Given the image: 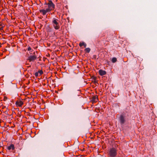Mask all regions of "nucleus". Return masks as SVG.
<instances>
[{"label": "nucleus", "mask_w": 157, "mask_h": 157, "mask_svg": "<svg viewBox=\"0 0 157 157\" xmlns=\"http://www.w3.org/2000/svg\"><path fill=\"white\" fill-rule=\"evenodd\" d=\"M117 149L114 147L110 148L108 153L109 156L110 157H115L117 155Z\"/></svg>", "instance_id": "nucleus-1"}, {"label": "nucleus", "mask_w": 157, "mask_h": 157, "mask_svg": "<svg viewBox=\"0 0 157 157\" xmlns=\"http://www.w3.org/2000/svg\"><path fill=\"white\" fill-rule=\"evenodd\" d=\"M45 4L48 5V8L47 9L50 12L52 10H54L55 8V5L51 0H49L47 3H45Z\"/></svg>", "instance_id": "nucleus-2"}, {"label": "nucleus", "mask_w": 157, "mask_h": 157, "mask_svg": "<svg viewBox=\"0 0 157 157\" xmlns=\"http://www.w3.org/2000/svg\"><path fill=\"white\" fill-rule=\"evenodd\" d=\"M58 21V20L55 18H53L52 21L53 26L54 29L56 30L59 29L60 28V26Z\"/></svg>", "instance_id": "nucleus-3"}, {"label": "nucleus", "mask_w": 157, "mask_h": 157, "mask_svg": "<svg viewBox=\"0 0 157 157\" xmlns=\"http://www.w3.org/2000/svg\"><path fill=\"white\" fill-rule=\"evenodd\" d=\"M37 59L36 56L34 54L33 55H31L28 58L27 60L29 62H34Z\"/></svg>", "instance_id": "nucleus-4"}, {"label": "nucleus", "mask_w": 157, "mask_h": 157, "mask_svg": "<svg viewBox=\"0 0 157 157\" xmlns=\"http://www.w3.org/2000/svg\"><path fill=\"white\" fill-rule=\"evenodd\" d=\"M23 104V102L21 100H18L15 102V104L17 107H21Z\"/></svg>", "instance_id": "nucleus-5"}, {"label": "nucleus", "mask_w": 157, "mask_h": 157, "mask_svg": "<svg viewBox=\"0 0 157 157\" xmlns=\"http://www.w3.org/2000/svg\"><path fill=\"white\" fill-rule=\"evenodd\" d=\"M120 121L121 124H123L125 122V120L124 117L123 115H121L120 117Z\"/></svg>", "instance_id": "nucleus-6"}, {"label": "nucleus", "mask_w": 157, "mask_h": 157, "mask_svg": "<svg viewBox=\"0 0 157 157\" xmlns=\"http://www.w3.org/2000/svg\"><path fill=\"white\" fill-rule=\"evenodd\" d=\"M98 100V96L97 95H95L93 96L92 98L91 101L93 103H95Z\"/></svg>", "instance_id": "nucleus-7"}, {"label": "nucleus", "mask_w": 157, "mask_h": 157, "mask_svg": "<svg viewBox=\"0 0 157 157\" xmlns=\"http://www.w3.org/2000/svg\"><path fill=\"white\" fill-rule=\"evenodd\" d=\"M39 11L43 15H45L47 12H50L47 9L39 10Z\"/></svg>", "instance_id": "nucleus-8"}, {"label": "nucleus", "mask_w": 157, "mask_h": 157, "mask_svg": "<svg viewBox=\"0 0 157 157\" xmlns=\"http://www.w3.org/2000/svg\"><path fill=\"white\" fill-rule=\"evenodd\" d=\"M43 74V71L42 70H39L38 72H36L35 74V76L36 77L40 76Z\"/></svg>", "instance_id": "nucleus-9"}, {"label": "nucleus", "mask_w": 157, "mask_h": 157, "mask_svg": "<svg viewBox=\"0 0 157 157\" xmlns=\"http://www.w3.org/2000/svg\"><path fill=\"white\" fill-rule=\"evenodd\" d=\"M99 73L101 76H103L106 74V71L102 69H100L99 71Z\"/></svg>", "instance_id": "nucleus-10"}, {"label": "nucleus", "mask_w": 157, "mask_h": 157, "mask_svg": "<svg viewBox=\"0 0 157 157\" xmlns=\"http://www.w3.org/2000/svg\"><path fill=\"white\" fill-rule=\"evenodd\" d=\"M7 149L10 150L11 149L14 150L15 149L14 145L13 144H11L10 146L7 147Z\"/></svg>", "instance_id": "nucleus-11"}, {"label": "nucleus", "mask_w": 157, "mask_h": 157, "mask_svg": "<svg viewBox=\"0 0 157 157\" xmlns=\"http://www.w3.org/2000/svg\"><path fill=\"white\" fill-rule=\"evenodd\" d=\"M79 46L80 47H82L83 46H84V48H86V43L84 42H80L79 44Z\"/></svg>", "instance_id": "nucleus-12"}, {"label": "nucleus", "mask_w": 157, "mask_h": 157, "mask_svg": "<svg viewBox=\"0 0 157 157\" xmlns=\"http://www.w3.org/2000/svg\"><path fill=\"white\" fill-rule=\"evenodd\" d=\"M90 51V48H86L84 50V51L88 53H89Z\"/></svg>", "instance_id": "nucleus-13"}, {"label": "nucleus", "mask_w": 157, "mask_h": 157, "mask_svg": "<svg viewBox=\"0 0 157 157\" xmlns=\"http://www.w3.org/2000/svg\"><path fill=\"white\" fill-rule=\"evenodd\" d=\"M111 61L113 63H114L116 62V61H117V58L115 57L113 58L112 59Z\"/></svg>", "instance_id": "nucleus-14"}, {"label": "nucleus", "mask_w": 157, "mask_h": 157, "mask_svg": "<svg viewBox=\"0 0 157 157\" xmlns=\"http://www.w3.org/2000/svg\"><path fill=\"white\" fill-rule=\"evenodd\" d=\"M94 81V83L95 84H96V83L97 82V80H96V77H94L93 78Z\"/></svg>", "instance_id": "nucleus-15"}, {"label": "nucleus", "mask_w": 157, "mask_h": 157, "mask_svg": "<svg viewBox=\"0 0 157 157\" xmlns=\"http://www.w3.org/2000/svg\"><path fill=\"white\" fill-rule=\"evenodd\" d=\"M31 50V48L30 47H29L28 48V49H27L28 51H30Z\"/></svg>", "instance_id": "nucleus-16"}, {"label": "nucleus", "mask_w": 157, "mask_h": 157, "mask_svg": "<svg viewBox=\"0 0 157 157\" xmlns=\"http://www.w3.org/2000/svg\"><path fill=\"white\" fill-rule=\"evenodd\" d=\"M29 63H27V62H26L25 63V65H29Z\"/></svg>", "instance_id": "nucleus-17"}, {"label": "nucleus", "mask_w": 157, "mask_h": 157, "mask_svg": "<svg viewBox=\"0 0 157 157\" xmlns=\"http://www.w3.org/2000/svg\"><path fill=\"white\" fill-rule=\"evenodd\" d=\"M27 67L28 68L30 67H31V66L29 65V66H27Z\"/></svg>", "instance_id": "nucleus-18"}, {"label": "nucleus", "mask_w": 157, "mask_h": 157, "mask_svg": "<svg viewBox=\"0 0 157 157\" xmlns=\"http://www.w3.org/2000/svg\"><path fill=\"white\" fill-rule=\"evenodd\" d=\"M7 99V98L6 97L5 98V99Z\"/></svg>", "instance_id": "nucleus-19"}]
</instances>
